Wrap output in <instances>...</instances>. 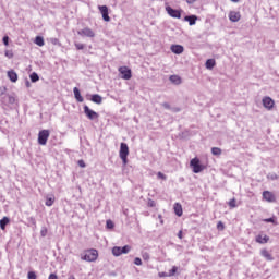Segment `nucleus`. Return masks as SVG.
Here are the masks:
<instances>
[{
    "label": "nucleus",
    "instance_id": "f257e3e1",
    "mask_svg": "<svg viewBox=\"0 0 279 279\" xmlns=\"http://www.w3.org/2000/svg\"><path fill=\"white\" fill-rule=\"evenodd\" d=\"M119 156H120L121 160L123 161V165H128V156H130V148L128 147V144H125V143L120 144Z\"/></svg>",
    "mask_w": 279,
    "mask_h": 279
},
{
    "label": "nucleus",
    "instance_id": "f03ea898",
    "mask_svg": "<svg viewBox=\"0 0 279 279\" xmlns=\"http://www.w3.org/2000/svg\"><path fill=\"white\" fill-rule=\"evenodd\" d=\"M190 167L193 169V173H202L206 167L204 165L199 163V158L195 157L191 159Z\"/></svg>",
    "mask_w": 279,
    "mask_h": 279
},
{
    "label": "nucleus",
    "instance_id": "7ed1b4c3",
    "mask_svg": "<svg viewBox=\"0 0 279 279\" xmlns=\"http://www.w3.org/2000/svg\"><path fill=\"white\" fill-rule=\"evenodd\" d=\"M99 256V253L97 250L92 248L85 253L84 256H82V260H86L87 263H94Z\"/></svg>",
    "mask_w": 279,
    "mask_h": 279
},
{
    "label": "nucleus",
    "instance_id": "20e7f679",
    "mask_svg": "<svg viewBox=\"0 0 279 279\" xmlns=\"http://www.w3.org/2000/svg\"><path fill=\"white\" fill-rule=\"evenodd\" d=\"M130 250H132L130 245H124L123 247L114 246L112 248V254L113 256H121V254H130Z\"/></svg>",
    "mask_w": 279,
    "mask_h": 279
},
{
    "label": "nucleus",
    "instance_id": "39448f33",
    "mask_svg": "<svg viewBox=\"0 0 279 279\" xmlns=\"http://www.w3.org/2000/svg\"><path fill=\"white\" fill-rule=\"evenodd\" d=\"M84 114L89 119V121H95V119H99V113L92 110L87 105L83 107Z\"/></svg>",
    "mask_w": 279,
    "mask_h": 279
},
{
    "label": "nucleus",
    "instance_id": "423d86ee",
    "mask_svg": "<svg viewBox=\"0 0 279 279\" xmlns=\"http://www.w3.org/2000/svg\"><path fill=\"white\" fill-rule=\"evenodd\" d=\"M49 130H41L38 133V144L39 145H47V141H49Z\"/></svg>",
    "mask_w": 279,
    "mask_h": 279
},
{
    "label": "nucleus",
    "instance_id": "0eeeda50",
    "mask_svg": "<svg viewBox=\"0 0 279 279\" xmlns=\"http://www.w3.org/2000/svg\"><path fill=\"white\" fill-rule=\"evenodd\" d=\"M119 73L121 74L122 80H132V70L128 66L119 68Z\"/></svg>",
    "mask_w": 279,
    "mask_h": 279
},
{
    "label": "nucleus",
    "instance_id": "6e6552de",
    "mask_svg": "<svg viewBox=\"0 0 279 279\" xmlns=\"http://www.w3.org/2000/svg\"><path fill=\"white\" fill-rule=\"evenodd\" d=\"M262 104L266 110H274V106H276V101H274V99H271L269 96H265Z\"/></svg>",
    "mask_w": 279,
    "mask_h": 279
},
{
    "label": "nucleus",
    "instance_id": "1a4fd4ad",
    "mask_svg": "<svg viewBox=\"0 0 279 279\" xmlns=\"http://www.w3.org/2000/svg\"><path fill=\"white\" fill-rule=\"evenodd\" d=\"M78 36H85L86 38H95V32L89 27H85L81 31H77Z\"/></svg>",
    "mask_w": 279,
    "mask_h": 279
},
{
    "label": "nucleus",
    "instance_id": "9d476101",
    "mask_svg": "<svg viewBox=\"0 0 279 279\" xmlns=\"http://www.w3.org/2000/svg\"><path fill=\"white\" fill-rule=\"evenodd\" d=\"M166 12L171 16L172 19H182V13H180L179 10H175L171 7H166Z\"/></svg>",
    "mask_w": 279,
    "mask_h": 279
},
{
    "label": "nucleus",
    "instance_id": "9b49d317",
    "mask_svg": "<svg viewBox=\"0 0 279 279\" xmlns=\"http://www.w3.org/2000/svg\"><path fill=\"white\" fill-rule=\"evenodd\" d=\"M98 9H99V12L102 15L104 21H106L107 23L110 22V15L108 14V7L107 5H99Z\"/></svg>",
    "mask_w": 279,
    "mask_h": 279
},
{
    "label": "nucleus",
    "instance_id": "f8f14e48",
    "mask_svg": "<svg viewBox=\"0 0 279 279\" xmlns=\"http://www.w3.org/2000/svg\"><path fill=\"white\" fill-rule=\"evenodd\" d=\"M229 21H231V23H239V21H241V13L231 11L229 13Z\"/></svg>",
    "mask_w": 279,
    "mask_h": 279
},
{
    "label": "nucleus",
    "instance_id": "ddd939ff",
    "mask_svg": "<svg viewBox=\"0 0 279 279\" xmlns=\"http://www.w3.org/2000/svg\"><path fill=\"white\" fill-rule=\"evenodd\" d=\"M171 51L172 53L180 56L181 53H184V47L182 45H172Z\"/></svg>",
    "mask_w": 279,
    "mask_h": 279
},
{
    "label": "nucleus",
    "instance_id": "4468645a",
    "mask_svg": "<svg viewBox=\"0 0 279 279\" xmlns=\"http://www.w3.org/2000/svg\"><path fill=\"white\" fill-rule=\"evenodd\" d=\"M7 75L10 80V82H13V83L19 82V74H16V72L14 70H9L7 72Z\"/></svg>",
    "mask_w": 279,
    "mask_h": 279
},
{
    "label": "nucleus",
    "instance_id": "2eb2a0df",
    "mask_svg": "<svg viewBox=\"0 0 279 279\" xmlns=\"http://www.w3.org/2000/svg\"><path fill=\"white\" fill-rule=\"evenodd\" d=\"M263 198L266 202H276V196L274 195V193H271L269 191H264L263 192Z\"/></svg>",
    "mask_w": 279,
    "mask_h": 279
},
{
    "label": "nucleus",
    "instance_id": "dca6fc26",
    "mask_svg": "<svg viewBox=\"0 0 279 279\" xmlns=\"http://www.w3.org/2000/svg\"><path fill=\"white\" fill-rule=\"evenodd\" d=\"M73 93H74V97H75L76 101H78V104L84 102V97H82V94L80 93V88L74 87Z\"/></svg>",
    "mask_w": 279,
    "mask_h": 279
},
{
    "label": "nucleus",
    "instance_id": "f3484780",
    "mask_svg": "<svg viewBox=\"0 0 279 279\" xmlns=\"http://www.w3.org/2000/svg\"><path fill=\"white\" fill-rule=\"evenodd\" d=\"M184 21L189 23V25L193 26L195 23H197V16L196 15H186L184 17Z\"/></svg>",
    "mask_w": 279,
    "mask_h": 279
},
{
    "label": "nucleus",
    "instance_id": "a211bd4d",
    "mask_svg": "<svg viewBox=\"0 0 279 279\" xmlns=\"http://www.w3.org/2000/svg\"><path fill=\"white\" fill-rule=\"evenodd\" d=\"M269 236L259 234L256 236V243H260L262 245H265V243H268Z\"/></svg>",
    "mask_w": 279,
    "mask_h": 279
},
{
    "label": "nucleus",
    "instance_id": "6ab92c4d",
    "mask_svg": "<svg viewBox=\"0 0 279 279\" xmlns=\"http://www.w3.org/2000/svg\"><path fill=\"white\" fill-rule=\"evenodd\" d=\"M169 80L172 84H175L177 86L182 84V78L178 75H171Z\"/></svg>",
    "mask_w": 279,
    "mask_h": 279
},
{
    "label": "nucleus",
    "instance_id": "aec40b11",
    "mask_svg": "<svg viewBox=\"0 0 279 279\" xmlns=\"http://www.w3.org/2000/svg\"><path fill=\"white\" fill-rule=\"evenodd\" d=\"M260 254H262V256L265 258V259H267V260H274V256H271V254L269 253V251H267V250H262L260 251Z\"/></svg>",
    "mask_w": 279,
    "mask_h": 279
},
{
    "label": "nucleus",
    "instance_id": "412c9836",
    "mask_svg": "<svg viewBox=\"0 0 279 279\" xmlns=\"http://www.w3.org/2000/svg\"><path fill=\"white\" fill-rule=\"evenodd\" d=\"M92 101L94 104H101L104 101V98H101V96L99 94H94L92 95Z\"/></svg>",
    "mask_w": 279,
    "mask_h": 279
},
{
    "label": "nucleus",
    "instance_id": "4be33fe9",
    "mask_svg": "<svg viewBox=\"0 0 279 279\" xmlns=\"http://www.w3.org/2000/svg\"><path fill=\"white\" fill-rule=\"evenodd\" d=\"M174 213L177 217H182V205H180L179 203H177L174 205Z\"/></svg>",
    "mask_w": 279,
    "mask_h": 279
},
{
    "label": "nucleus",
    "instance_id": "5701e85b",
    "mask_svg": "<svg viewBox=\"0 0 279 279\" xmlns=\"http://www.w3.org/2000/svg\"><path fill=\"white\" fill-rule=\"evenodd\" d=\"M8 223H10V218L3 217L0 220V228H1V230H5V226H8Z\"/></svg>",
    "mask_w": 279,
    "mask_h": 279
},
{
    "label": "nucleus",
    "instance_id": "b1692460",
    "mask_svg": "<svg viewBox=\"0 0 279 279\" xmlns=\"http://www.w3.org/2000/svg\"><path fill=\"white\" fill-rule=\"evenodd\" d=\"M35 45L38 47H45V39L41 36H37L35 38Z\"/></svg>",
    "mask_w": 279,
    "mask_h": 279
},
{
    "label": "nucleus",
    "instance_id": "393cba45",
    "mask_svg": "<svg viewBox=\"0 0 279 279\" xmlns=\"http://www.w3.org/2000/svg\"><path fill=\"white\" fill-rule=\"evenodd\" d=\"M215 59H208L205 63L206 69H215Z\"/></svg>",
    "mask_w": 279,
    "mask_h": 279
},
{
    "label": "nucleus",
    "instance_id": "a878e982",
    "mask_svg": "<svg viewBox=\"0 0 279 279\" xmlns=\"http://www.w3.org/2000/svg\"><path fill=\"white\" fill-rule=\"evenodd\" d=\"M29 78H31V82L36 83V82H38V80H40V76H38V73L33 72L31 74Z\"/></svg>",
    "mask_w": 279,
    "mask_h": 279
},
{
    "label": "nucleus",
    "instance_id": "bb28decb",
    "mask_svg": "<svg viewBox=\"0 0 279 279\" xmlns=\"http://www.w3.org/2000/svg\"><path fill=\"white\" fill-rule=\"evenodd\" d=\"M213 156H221V148L219 147H213L211 148Z\"/></svg>",
    "mask_w": 279,
    "mask_h": 279
},
{
    "label": "nucleus",
    "instance_id": "cd10ccee",
    "mask_svg": "<svg viewBox=\"0 0 279 279\" xmlns=\"http://www.w3.org/2000/svg\"><path fill=\"white\" fill-rule=\"evenodd\" d=\"M178 274V266H173L172 269L169 270L168 276L169 278L175 276Z\"/></svg>",
    "mask_w": 279,
    "mask_h": 279
},
{
    "label": "nucleus",
    "instance_id": "c85d7f7f",
    "mask_svg": "<svg viewBox=\"0 0 279 279\" xmlns=\"http://www.w3.org/2000/svg\"><path fill=\"white\" fill-rule=\"evenodd\" d=\"M56 202V197H47L46 198V206H53V203Z\"/></svg>",
    "mask_w": 279,
    "mask_h": 279
},
{
    "label": "nucleus",
    "instance_id": "c756f323",
    "mask_svg": "<svg viewBox=\"0 0 279 279\" xmlns=\"http://www.w3.org/2000/svg\"><path fill=\"white\" fill-rule=\"evenodd\" d=\"M229 206H230V208H236V199H235V198H232V199L229 202Z\"/></svg>",
    "mask_w": 279,
    "mask_h": 279
},
{
    "label": "nucleus",
    "instance_id": "7c9ffc66",
    "mask_svg": "<svg viewBox=\"0 0 279 279\" xmlns=\"http://www.w3.org/2000/svg\"><path fill=\"white\" fill-rule=\"evenodd\" d=\"M2 43H3V45H5V47H8V45H10V37L4 36V37L2 38Z\"/></svg>",
    "mask_w": 279,
    "mask_h": 279
},
{
    "label": "nucleus",
    "instance_id": "2f4dec72",
    "mask_svg": "<svg viewBox=\"0 0 279 279\" xmlns=\"http://www.w3.org/2000/svg\"><path fill=\"white\" fill-rule=\"evenodd\" d=\"M267 178H268V180H278V174H276V173H269V174L267 175Z\"/></svg>",
    "mask_w": 279,
    "mask_h": 279
},
{
    "label": "nucleus",
    "instance_id": "473e14b6",
    "mask_svg": "<svg viewBox=\"0 0 279 279\" xmlns=\"http://www.w3.org/2000/svg\"><path fill=\"white\" fill-rule=\"evenodd\" d=\"M77 165H78V167H81V169H86V162H84V160H78L77 161Z\"/></svg>",
    "mask_w": 279,
    "mask_h": 279
},
{
    "label": "nucleus",
    "instance_id": "72a5a7b5",
    "mask_svg": "<svg viewBox=\"0 0 279 279\" xmlns=\"http://www.w3.org/2000/svg\"><path fill=\"white\" fill-rule=\"evenodd\" d=\"M107 228L112 230V228H114V222H112V220H107Z\"/></svg>",
    "mask_w": 279,
    "mask_h": 279
},
{
    "label": "nucleus",
    "instance_id": "f704fd0d",
    "mask_svg": "<svg viewBox=\"0 0 279 279\" xmlns=\"http://www.w3.org/2000/svg\"><path fill=\"white\" fill-rule=\"evenodd\" d=\"M27 278H28V279H36V278H37L36 272L29 271V272L27 274Z\"/></svg>",
    "mask_w": 279,
    "mask_h": 279
},
{
    "label": "nucleus",
    "instance_id": "c9c22d12",
    "mask_svg": "<svg viewBox=\"0 0 279 279\" xmlns=\"http://www.w3.org/2000/svg\"><path fill=\"white\" fill-rule=\"evenodd\" d=\"M47 228L46 227H43L41 230H40V236H47Z\"/></svg>",
    "mask_w": 279,
    "mask_h": 279
},
{
    "label": "nucleus",
    "instance_id": "e433bc0d",
    "mask_svg": "<svg viewBox=\"0 0 279 279\" xmlns=\"http://www.w3.org/2000/svg\"><path fill=\"white\" fill-rule=\"evenodd\" d=\"M134 265H137V266L143 265V259H141L140 257H136V258L134 259Z\"/></svg>",
    "mask_w": 279,
    "mask_h": 279
},
{
    "label": "nucleus",
    "instance_id": "4c0bfd02",
    "mask_svg": "<svg viewBox=\"0 0 279 279\" xmlns=\"http://www.w3.org/2000/svg\"><path fill=\"white\" fill-rule=\"evenodd\" d=\"M157 178H159V180H167V175H165L162 172H158Z\"/></svg>",
    "mask_w": 279,
    "mask_h": 279
},
{
    "label": "nucleus",
    "instance_id": "58836bf2",
    "mask_svg": "<svg viewBox=\"0 0 279 279\" xmlns=\"http://www.w3.org/2000/svg\"><path fill=\"white\" fill-rule=\"evenodd\" d=\"M161 106H162V108H165L166 110H171V105H169V102H162Z\"/></svg>",
    "mask_w": 279,
    "mask_h": 279
},
{
    "label": "nucleus",
    "instance_id": "ea45409f",
    "mask_svg": "<svg viewBox=\"0 0 279 279\" xmlns=\"http://www.w3.org/2000/svg\"><path fill=\"white\" fill-rule=\"evenodd\" d=\"M265 223H276V220L274 218H266L264 219Z\"/></svg>",
    "mask_w": 279,
    "mask_h": 279
},
{
    "label": "nucleus",
    "instance_id": "a19ab883",
    "mask_svg": "<svg viewBox=\"0 0 279 279\" xmlns=\"http://www.w3.org/2000/svg\"><path fill=\"white\" fill-rule=\"evenodd\" d=\"M75 47L78 51H82V49H84V44H75Z\"/></svg>",
    "mask_w": 279,
    "mask_h": 279
},
{
    "label": "nucleus",
    "instance_id": "79ce46f5",
    "mask_svg": "<svg viewBox=\"0 0 279 279\" xmlns=\"http://www.w3.org/2000/svg\"><path fill=\"white\" fill-rule=\"evenodd\" d=\"M28 221H29V223H32V226H36V218L29 217Z\"/></svg>",
    "mask_w": 279,
    "mask_h": 279
},
{
    "label": "nucleus",
    "instance_id": "37998d69",
    "mask_svg": "<svg viewBox=\"0 0 279 279\" xmlns=\"http://www.w3.org/2000/svg\"><path fill=\"white\" fill-rule=\"evenodd\" d=\"M159 278H169V272H159Z\"/></svg>",
    "mask_w": 279,
    "mask_h": 279
},
{
    "label": "nucleus",
    "instance_id": "c03bdc74",
    "mask_svg": "<svg viewBox=\"0 0 279 279\" xmlns=\"http://www.w3.org/2000/svg\"><path fill=\"white\" fill-rule=\"evenodd\" d=\"M171 112H180L182 109L180 107H171Z\"/></svg>",
    "mask_w": 279,
    "mask_h": 279
},
{
    "label": "nucleus",
    "instance_id": "a18cd8bd",
    "mask_svg": "<svg viewBox=\"0 0 279 279\" xmlns=\"http://www.w3.org/2000/svg\"><path fill=\"white\" fill-rule=\"evenodd\" d=\"M217 229L218 230H223L225 229L223 222L219 221L218 225H217Z\"/></svg>",
    "mask_w": 279,
    "mask_h": 279
},
{
    "label": "nucleus",
    "instance_id": "49530a36",
    "mask_svg": "<svg viewBox=\"0 0 279 279\" xmlns=\"http://www.w3.org/2000/svg\"><path fill=\"white\" fill-rule=\"evenodd\" d=\"M5 90H8L5 87H0V97L5 95Z\"/></svg>",
    "mask_w": 279,
    "mask_h": 279
},
{
    "label": "nucleus",
    "instance_id": "de8ad7c7",
    "mask_svg": "<svg viewBox=\"0 0 279 279\" xmlns=\"http://www.w3.org/2000/svg\"><path fill=\"white\" fill-rule=\"evenodd\" d=\"M16 101V98L14 96H9V104H14Z\"/></svg>",
    "mask_w": 279,
    "mask_h": 279
},
{
    "label": "nucleus",
    "instance_id": "09e8293b",
    "mask_svg": "<svg viewBox=\"0 0 279 279\" xmlns=\"http://www.w3.org/2000/svg\"><path fill=\"white\" fill-rule=\"evenodd\" d=\"M142 258H143L144 260H149V255H148V253H144V254L142 255Z\"/></svg>",
    "mask_w": 279,
    "mask_h": 279
},
{
    "label": "nucleus",
    "instance_id": "8fccbe9b",
    "mask_svg": "<svg viewBox=\"0 0 279 279\" xmlns=\"http://www.w3.org/2000/svg\"><path fill=\"white\" fill-rule=\"evenodd\" d=\"M48 279H58V275L56 274H50Z\"/></svg>",
    "mask_w": 279,
    "mask_h": 279
},
{
    "label": "nucleus",
    "instance_id": "3c124183",
    "mask_svg": "<svg viewBox=\"0 0 279 279\" xmlns=\"http://www.w3.org/2000/svg\"><path fill=\"white\" fill-rule=\"evenodd\" d=\"M195 1H197V0H186V3H189V5H193V3H195Z\"/></svg>",
    "mask_w": 279,
    "mask_h": 279
},
{
    "label": "nucleus",
    "instance_id": "603ef678",
    "mask_svg": "<svg viewBox=\"0 0 279 279\" xmlns=\"http://www.w3.org/2000/svg\"><path fill=\"white\" fill-rule=\"evenodd\" d=\"M25 85H26L27 88H29V86H31L29 81H26Z\"/></svg>",
    "mask_w": 279,
    "mask_h": 279
},
{
    "label": "nucleus",
    "instance_id": "864d4df0",
    "mask_svg": "<svg viewBox=\"0 0 279 279\" xmlns=\"http://www.w3.org/2000/svg\"><path fill=\"white\" fill-rule=\"evenodd\" d=\"M178 238H179V239H182V231H179Z\"/></svg>",
    "mask_w": 279,
    "mask_h": 279
},
{
    "label": "nucleus",
    "instance_id": "5fc2aeb1",
    "mask_svg": "<svg viewBox=\"0 0 279 279\" xmlns=\"http://www.w3.org/2000/svg\"><path fill=\"white\" fill-rule=\"evenodd\" d=\"M233 3H239V0H231Z\"/></svg>",
    "mask_w": 279,
    "mask_h": 279
},
{
    "label": "nucleus",
    "instance_id": "6e6d98bb",
    "mask_svg": "<svg viewBox=\"0 0 279 279\" xmlns=\"http://www.w3.org/2000/svg\"><path fill=\"white\" fill-rule=\"evenodd\" d=\"M68 279H75V276H70Z\"/></svg>",
    "mask_w": 279,
    "mask_h": 279
}]
</instances>
